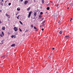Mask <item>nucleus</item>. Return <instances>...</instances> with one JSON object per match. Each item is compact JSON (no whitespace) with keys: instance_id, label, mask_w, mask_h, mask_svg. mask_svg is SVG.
Segmentation results:
<instances>
[{"instance_id":"bb28decb","label":"nucleus","mask_w":73,"mask_h":73,"mask_svg":"<svg viewBox=\"0 0 73 73\" xmlns=\"http://www.w3.org/2000/svg\"><path fill=\"white\" fill-rule=\"evenodd\" d=\"M3 41H4V40H3L1 41V42H2L1 44H3V43L4 42Z\"/></svg>"},{"instance_id":"2f4dec72","label":"nucleus","mask_w":73,"mask_h":73,"mask_svg":"<svg viewBox=\"0 0 73 73\" xmlns=\"http://www.w3.org/2000/svg\"><path fill=\"white\" fill-rule=\"evenodd\" d=\"M35 29H36V31H38V29L37 28Z\"/></svg>"},{"instance_id":"39448f33","label":"nucleus","mask_w":73,"mask_h":73,"mask_svg":"<svg viewBox=\"0 0 73 73\" xmlns=\"http://www.w3.org/2000/svg\"><path fill=\"white\" fill-rule=\"evenodd\" d=\"M28 3V1H25L24 4L25 5H26V4H27Z\"/></svg>"},{"instance_id":"f03ea898","label":"nucleus","mask_w":73,"mask_h":73,"mask_svg":"<svg viewBox=\"0 0 73 73\" xmlns=\"http://www.w3.org/2000/svg\"><path fill=\"white\" fill-rule=\"evenodd\" d=\"M31 13H32V11H31L29 13V15H28V18H30V16H31Z\"/></svg>"},{"instance_id":"ea45409f","label":"nucleus","mask_w":73,"mask_h":73,"mask_svg":"<svg viewBox=\"0 0 73 73\" xmlns=\"http://www.w3.org/2000/svg\"><path fill=\"white\" fill-rule=\"evenodd\" d=\"M19 13H18L17 14H16L15 15H17V14H18Z\"/></svg>"},{"instance_id":"e433bc0d","label":"nucleus","mask_w":73,"mask_h":73,"mask_svg":"<svg viewBox=\"0 0 73 73\" xmlns=\"http://www.w3.org/2000/svg\"><path fill=\"white\" fill-rule=\"evenodd\" d=\"M7 55H5V57H7Z\"/></svg>"},{"instance_id":"6e6552de","label":"nucleus","mask_w":73,"mask_h":73,"mask_svg":"<svg viewBox=\"0 0 73 73\" xmlns=\"http://www.w3.org/2000/svg\"><path fill=\"white\" fill-rule=\"evenodd\" d=\"M65 37H66V38H67V39H68V38H70V36H66Z\"/></svg>"},{"instance_id":"473e14b6","label":"nucleus","mask_w":73,"mask_h":73,"mask_svg":"<svg viewBox=\"0 0 73 73\" xmlns=\"http://www.w3.org/2000/svg\"><path fill=\"white\" fill-rule=\"evenodd\" d=\"M34 29H37V28H36V27H34Z\"/></svg>"},{"instance_id":"393cba45","label":"nucleus","mask_w":73,"mask_h":73,"mask_svg":"<svg viewBox=\"0 0 73 73\" xmlns=\"http://www.w3.org/2000/svg\"><path fill=\"white\" fill-rule=\"evenodd\" d=\"M42 14H43V13L42 12H41L40 13V15H42Z\"/></svg>"},{"instance_id":"412c9836","label":"nucleus","mask_w":73,"mask_h":73,"mask_svg":"<svg viewBox=\"0 0 73 73\" xmlns=\"http://www.w3.org/2000/svg\"><path fill=\"white\" fill-rule=\"evenodd\" d=\"M6 16H7V17H8V16H9V15H8V14H6Z\"/></svg>"},{"instance_id":"1a4fd4ad","label":"nucleus","mask_w":73,"mask_h":73,"mask_svg":"<svg viewBox=\"0 0 73 73\" xmlns=\"http://www.w3.org/2000/svg\"><path fill=\"white\" fill-rule=\"evenodd\" d=\"M39 18L40 19H41V18H42V16L41 15H40L39 16Z\"/></svg>"},{"instance_id":"f704fd0d","label":"nucleus","mask_w":73,"mask_h":73,"mask_svg":"<svg viewBox=\"0 0 73 73\" xmlns=\"http://www.w3.org/2000/svg\"><path fill=\"white\" fill-rule=\"evenodd\" d=\"M52 50H54V48H52Z\"/></svg>"},{"instance_id":"a211bd4d","label":"nucleus","mask_w":73,"mask_h":73,"mask_svg":"<svg viewBox=\"0 0 73 73\" xmlns=\"http://www.w3.org/2000/svg\"><path fill=\"white\" fill-rule=\"evenodd\" d=\"M45 23V21H44L42 22V24H44Z\"/></svg>"},{"instance_id":"8fccbe9b","label":"nucleus","mask_w":73,"mask_h":73,"mask_svg":"<svg viewBox=\"0 0 73 73\" xmlns=\"http://www.w3.org/2000/svg\"><path fill=\"white\" fill-rule=\"evenodd\" d=\"M69 7H68L67 8V9H69Z\"/></svg>"},{"instance_id":"3c124183","label":"nucleus","mask_w":73,"mask_h":73,"mask_svg":"<svg viewBox=\"0 0 73 73\" xmlns=\"http://www.w3.org/2000/svg\"><path fill=\"white\" fill-rule=\"evenodd\" d=\"M72 6H73V4H72Z\"/></svg>"},{"instance_id":"58836bf2","label":"nucleus","mask_w":73,"mask_h":73,"mask_svg":"<svg viewBox=\"0 0 73 73\" xmlns=\"http://www.w3.org/2000/svg\"><path fill=\"white\" fill-rule=\"evenodd\" d=\"M42 31H44V29H43V28L42 29Z\"/></svg>"},{"instance_id":"c03bdc74","label":"nucleus","mask_w":73,"mask_h":73,"mask_svg":"<svg viewBox=\"0 0 73 73\" xmlns=\"http://www.w3.org/2000/svg\"><path fill=\"white\" fill-rule=\"evenodd\" d=\"M48 5H50V4L49 3H48Z\"/></svg>"},{"instance_id":"a878e982","label":"nucleus","mask_w":73,"mask_h":73,"mask_svg":"<svg viewBox=\"0 0 73 73\" xmlns=\"http://www.w3.org/2000/svg\"><path fill=\"white\" fill-rule=\"evenodd\" d=\"M9 5H11V3H9L8 4Z\"/></svg>"},{"instance_id":"de8ad7c7","label":"nucleus","mask_w":73,"mask_h":73,"mask_svg":"<svg viewBox=\"0 0 73 73\" xmlns=\"http://www.w3.org/2000/svg\"><path fill=\"white\" fill-rule=\"evenodd\" d=\"M59 29H60V27L58 28Z\"/></svg>"},{"instance_id":"6e6d98bb","label":"nucleus","mask_w":73,"mask_h":73,"mask_svg":"<svg viewBox=\"0 0 73 73\" xmlns=\"http://www.w3.org/2000/svg\"><path fill=\"white\" fill-rule=\"evenodd\" d=\"M6 5H7V4H6Z\"/></svg>"},{"instance_id":"49530a36","label":"nucleus","mask_w":73,"mask_h":73,"mask_svg":"<svg viewBox=\"0 0 73 73\" xmlns=\"http://www.w3.org/2000/svg\"><path fill=\"white\" fill-rule=\"evenodd\" d=\"M8 60H11V59H10V58H9L8 59Z\"/></svg>"},{"instance_id":"2eb2a0df","label":"nucleus","mask_w":73,"mask_h":73,"mask_svg":"<svg viewBox=\"0 0 73 73\" xmlns=\"http://www.w3.org/2000/svg\"><path fill=\"white\" fill-rule=\"evenodd\" d=\"M25 32H28V30L26 29Z\"/></svg>"},{"instance_id":"f8f14e48","label":"nucleus","mask_w":73,"mask_h":73,"mask_svg":"<svg viewBox=\"0 0 73 73\" xmlns=\"http://www.w3.org/2000/svg\"><path fill=\"white\" fill-rule=\"evenodd\" d=\"M60 34V35L61 34H62V31H60L59 32Z\"/></svg>"},{"instance_id":"f3484780","label":"nucleus","mask_w":73,"mask_h":73,"mask_svg":"<svg viewBox=\"0 0 73 73\" xmlns=\"http://www.w3.org/2000/svg\"><path fill=\"white\" fill-rule=\"evenodd\" d=\"M17 11H20V8H17Z\"/></svg>"},{"instance_id":"37998d69","label":"nucleus","mask_w":73,"mask_h":73,"mask_svg":"<svg viewBox=\"0 0 73 73\" xmlns=\"http://www.w3.org/2000/svg\"><path fill=\"white\" fill-rule=\"evenodd\" d=\"M50 2L51 3H53V2H52V1H50Z\"/></svg>"},{"instance_id":"9b49d317","label":"nucleus","mask_w":73,"mask_h":73,"mask_svg":"<svg viewBox=\"0 0 73 73\" xmlns=\"http://www.w3.org/2000/svg\"><path fill=\"white\" fill-rule=\"evenodd\" d=\"M30 9H31V7H30L27 9V11H29V10Z\"/></svg>"},{"instance_id":"c756f323","label":"nucleus","mask_w":73,"mask_h":73,"mask_svg":"<svg viewBox=\"0 0 73 73\" xmlns=\"http://www.w3.org/2000/svg\"><path fill=\"white\" fill-rule=\"evenodd\" d=\"M58 6H59V4H57L56 6L57 7H58Z\"/></svg>"},{"instance_id":"c9c22d12","label":"nucleus","mask_w":73,"mask_h":73,"mask_svg":"<svg viewBox=\"0 0 73 73\" xmlns=\"http://www.w3.org/2000/svg\"><path fill=\"white\" fill-rule=\"evenodd\" d=\"M2 23V22H1V21H0V24H1Z\"/></svg>"},{"instance_id":"5fc2aeb1","label":"nucleus","mask_w":73,"mask_h":73,"mask_svg":"<svg viewBox=\"0 0 73 73\" xmlns=\"http://www.w3.org/2000/svg\"><path fill=\"white\" fill-rule=\"evenodd\" d=\"M42 20H44V18H42Z\"/></svg>"},{"instance_id":"dca6fc26","label":"nucleus","mask_w":73,"mask_h":73,"mask_svg":"<svg viewBox=\"0 0 73 73\" xmlns=\"http://www.w3.org/2000/svg\"><path fill=\"white\" fill-rule=\"evenodd\" d=\"M47 10H49V7H48L46 8Z\"/></svg>"},{"instance_id":"9d476101","label":"nucleus","mask_w":73,"mask_h":73,"mask_svg":"<svg viewBox=\"0 0 73 73\" xmlns=\"http://www.w3.org/2000/svg\"><path fill=\"white\" fill-rule=\"evenodd\" d=\"M11 46H15V44H13L11 45Z\"/></svg>"},{"instance_id":"603ef678","label":"nucleus","mask_w":73,"mask_h":73,"mask_svg":"<svg viewBox=\"0 0 73 73\" xmlns=\"http://www.w3.org/2000/svg\"><path fill=\"white\" fill-rule=\"evenodd\" d=\"M0 12H2V11H1V10H0Z\"/></svg>"},{"instance_id":"c85d7f7f","label":"nucleus","mask_w":73,"mask_h":73,"mask_svg":"<svg viewBox=\"0 0 73 73\" xmlns=\"http://www.w3.org/2000/svg\"><path fill=\"white\" fill-rule=\"evenodd\" d=\"M72 20H73V19L71 18V19H70V21H72Z\"/></svg>"},{"instance_id":"864d4df0","label":"nucleus","mask_w":73,"mask_h":73,"mask_svg":"<svg viewBox=\"0 0 73 73\" xmlns=\"http://www.w3.org/2000/svg\"><path fill=\"white\" fill-rule=\"evenodd\" d=\"M35 1V2H36V1Z\"/></svg>"},{"instance_id":"ddd939ff","label":"nucleus","mask_w":73,"mask_h":73,"mask_svg":"<svg viewBox=\"0 0 73 73\" xmlns=\"http://www.w3.org/2000/svg\"><path fill=\"white\" fill-rule=\"evenodd\" d=\"M0 4L1 5H2V6H3V5H4L3 4V3L2 2L0 3Z\"/></svg>"},{"instance_id":"72a5a7b5","label":"nucleus","mask_w":73,"mask_h":73,"mask_svg":"<svg viewBox=\"0 0 73 73\" xmlns=\"http://www.w3.org/2000/svg\"><path fill=\"white\" fill-rule=\"evenodd\" d=\"M12 38H13V35H12L11 36Z\"/></svg>"},{"instance_id":"7ed1b4c3","label":"nucleus","mask_w":73,"mask_h":73,"mask_svg":"<svg viewBox=\"0 0 73 73\" xmlns=\"http://www.w3.org/2000/svg\"><path fill=\"white\" fill-rule=\"evenodd\" d=\"M14 30L15 31H18V29L16 27H15L14 28Z\"/></svg>"},{"instance_id":"0eeeda50","label":"nucleus","mask_w":73,"mask_h":73,"mask_svg":"<svg viewBox=\"0 0 73 73\" xmlns=\"http://www.w3.org/2000/svg\"><path fill=\"white\" fill-rule=\"evenodd\" d=\"M5 27H2V30H3V31H5Z\"/></svg>"},{"instance_id":"79ce46f5","label":"nucleus","mask_w":73,"mask_h":73,"mask_svg":"<svg viewBox=\"0 0 73 73\" xmlns=\"http://www.w3.org/2000/svg\"><path fill=\"white\" fill-rule=\"evenodd\" d=\"M21 1H23V0H20Z\"/></svg>"},{"instance_id":"6ab92c4d","label":"nucleus","mask_w":73,"mask_h":73,"mask_svg":"<svg viewBox=\"0 0 73 73\" xmlns=\"http://www.w3.org/2000/svg\"><path fill=\"white\" fill-rule=\"evenodd\" d=\"M42 27H45V24H42Z\"/></svg>"},{"instance_id":"5701e85b","label":"nucleus","mask_w":73,"mask_h":73,"mask_svg":"<svg viewBox=\"0 0 73 73\" xmlns=\"http://www.w3.org/2000/svg\"><path fill=\"white\" fill-rule=\"evenodd\" d=\"M52 56H53V55H50V58H52Z\"/></svg>"},{"instance_id":"423d86ee","label":"nucleus","mask_w":73,"mask_h":73,"mask_svg":"<svg viewBox=\"0 0 73 73\" xmlns=\"http://www.w3.org/2000/svg\"><path fill=\"white\" fill-rule=\"evenodd\" d=\"M37 15V13H36V12H35L34 13V16H35V17H36V16Z\"/></svg>"},{"instance_id":"f257e3e1","label":"nucleus","mask_w":73,"mask_h":73,"mask_svg":"<svg viewBox=\"0 0 73 73\" xmlns=\"http://www.w3.org/2000/svg\"><path fill=\"white\" fill-rule=\"evenodd\" d=\"M57 14H54L52 17L54 20H57Z\"/></svg>"},{"instance_id":"20e7f679","label":"nucleus","mask_w":73,"mask_h":73,"mask_svg":"<svg viewBox=\"0 0 73 73\" xmlns=\"http://www.w3.org/2000/svg\"><path fill=\"white\" fill-rule=\"evenodd\" d=\"M4 33L3 32H2L1 35L0 34V36H1V37H3V36H4Z\"/></svg>"},{"instance_id":"7c9ffc66","label":"nucleus","mask_w":73,"mask_h":73,"mask_svg":"<svg viewBox=\"0 0 73 73\" xmlns=\"http://www.w3.org/2000/svg\"><path fill=\"white\" fill-rule=\"evenodd\" d=\"M31 27L32 28H33V25H32L31 26Z\"/></svg>"},{"instance_id":"4468645a","label":"nucleus","mask_w":73,"mask_h":73,"mask_svg":"<svg viewBox=\"0 0 73 73\" xmlns=\"http://www.w3.org/2000/svg\"><path fill=\"white\" fill-rule=\"evenodd\" d=\"M19 22L21 24H22V25H23V23L21 21H19Z\"/></svg>"},{"instance_id":"a19ab883","label":"nucleus","mask_w":73,"mask_h":73,"mask_svg":"<svg viewBox=\"0 0 73 73\" xmlns=\"http://www.w3.org/2000/svg\"><path fill=\"white\" fill-rule=\"evenodd\" d=\"M2 2H3L4 1L3 0H1Z\"/></svg>"},{"instance_id":"aec40b11","label":"nucleus","mask_w":73,"mask_h":73,"mask_svg":"<svg viewBox=\"0 0 73 73\" xmlns=\"http://www.w3.org/2000/svg\"><path fill=\"white\" fill-rule=\"evenodd\" d=\"M42 4H43V3H44V0H43L42 1Z\"/></svg>"},{"instance_id":"4c0bfd02","label":"nucleus","mask_w":73,"mask_h":73,"mask_svg":"<svg viewBox=\"0 0 73 73\" xmlns=\"http://www.w3.org/2000/svg\"><path fill=\"white\" fill-rule=\"evenodd\" d=\"M10 16H9V17H8V18H9V19H10Z\"/></svg>"},{"instance_id":"09e8293b","label":"nucleus","mask_w":73,"mask_h":73,"mask_svg":"<svg viewBox=\"0 0 73 73\" xmlns=\"http://www.w3.org/2000/svg\"><path fill=\"white\" fill-rule=\"evenodd\" d=\"M3 57V56H1V58H2Z\"/></svg>"},{"instance_id":"a18cd8bd","label":"nucleus","mask_w":73,"mask_h":73,"mask_svg":"<svg viewBox=\"0 0 73 73\" xmlns=\"http://www.w3.org/2000/svg\"><path fill=\"white\" fill-rule=\"evenodd\" d=\"M7 1H5V3H7Z\"/></svg>"},{"instance_id":"b1692460","label":"nucleus","mask_w":73,"mask_h":73,"mask_svg":"<svg viewBox=\"0 0 73 73\" xmlns=\"http://www.w3.org/2000/svg\"><path fill=\"white\" fill-rule=\"evenodd\" d=\"M19 31L20 32H22V30H21V29H20V28H19Z\"/></svg>"},{"instance_id":"4be33fe9","label":"nucleus","mask_w":73,"mask_h":73,"mask_svg":"<svg viewBox=\"0 0 73 73\" xmlns=\"http://www.w3.org/2000/svg\"><path fill=\"white\" fill-rule=\"evenodd\" d=\"M19 16H20V15H18V16L17 17V19H19Z\"/></svg>"},{"instance_id":"cd10ccee","label":"nucleus","mask_w":73,"mask_h":73,"mask_svg":"<svg viewBox=\"0 0 73 73\" xmlns=\"http://www.w3.org/2000/svg\"><path fill=\"white\" fill-rule=\"evenodd\" d=\"M61 23V21L60 20H59L58 21V23Z\"/></svg>"}]
</instances>
